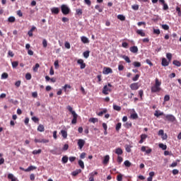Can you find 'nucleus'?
Instances as JSON below:
<instances>
[{
    "label": "nucleus",
    "mask_w": 181,
    "mask_h": 181,
    "mask_svg": "<svg viewBox=\"0 0 181 181\" xmlns=\"http://www.w3.org/2000/svg\"><path fill=\"white\" fill-rule=\"evenodd\" d=\"M160 86H162V81L156 78L155 79V83L151 88V93H160L162 90Z\"/></svg>",
    "instance_id": "1"
},
{
    "label": "nucleus",
    "mask_w": 181,
    "mask_h": 181,
    "mask_svg": "<svg viewBox=\"0 0 181 181\" xmlns=\"http://www.w3.org/2000/svg\"><path fill=\"white\" fill-rule=\"evenodd\" d=\"M66 110H68V111H69V112H71V114L73 115L71 124H73L74 125L77 124V118H78V115L76 113V111L73 110V107H71V106L70 105H68L66 107Z\"/></svg>",
    "instance_id": "2"
},
{
    "label": "nucleus",
    "mask_w": 181,
    "mask_h": 181,
    "mask_svg": "<svg viewBox=\"0 0 181 181\" xmlns=\"http://www.w3.org/2000/svg\"><path fill=\"white\" fill-rule=\"evenodd\" d=\"M61 11L63 15H69L70 13V8L66 4H62L61 6Z\"/></svg>",
    "instance_id": "3"
},
{
    "label": "nucleus",
    "mask_w": 181,
    "mask_h": 181,
    "mask_svg": "<svg viewBox=\"0 0 181 181\" xmlns=\"http://www.w3.org/2000/svg\"><path fill=\"white\" fill-rule=\"evenodd\" d=\"M163 119H165V121H169L170 122H175L176 117H175L173 115H164Z\"/></svg>",
    "instance_id": "4"
},
{
    "label": "nucleus",
    "mask_w": 181,
    "mask_h": 181,
    "mask_svg": "<svg viewBox=\"0 0 181 181\" xmlns=\"http://www.w3.org/2000/svg\"><path fill=\"white\" fill-rule=\"evenodd\" d=\"M78 148L81 151V149H83L84 145H86V141H84V139H79L78 140Z\"/></svg>",
    "instance_id": "5"
},
{
    "label": "nucleus",
    "mask_w": 181,
    "mask_h": 181,
    "mask_svg": "<svg viewBox=\"0 0 181 181\" xmlns=\"http://www.w3.org/2000/svg\"><path fill=\"white\" fill-rule=\"evenodd\" d=\"M110 91H111V88H108V86L105 85L103 87V94H105V95H108V94L110 93Z\"/></svg>",
    "instance_id": "6"
},
{
    "label": "nucleus",
    "mask_w": 181,
    "mask_h": 181,
    "mask_svg": "<svg viewBox=\"0 0 181 181\" xmlns=\"http://www.w3.org/2000/svg\"><path fill=\"white\" fill-rule=\"evenodd\" d=\"M78 64H80V68L83 70V69H86V63H84V60L80 59L77 61Z\"/></svg>",
    "instance_id": "7"
},
{
    "label": "nucleus",
    "mask_w": 181,
    "mask_h": 181,
    "mask_svg": "<svg viewBox=\"0 0 181 181\" xmlns=\"http://www.w3.org/2000/svg\"><path fill=\"white\" fill-rule=\"evenodd\" d=\"M131 90H136L139 88V85L138 84V83H132L130 86H129Z\"/></svg>",
    "instance_id": "8"
},
{
    "label": "nucleus",
    "mask_w": 181,
    "mask_h": 181,
    "mask_svg": "<svg viewBox=\"0 0 181 181\" xmlns=\"http://www.w3.org/2000/svg\"><path fill=\"white\" fill-rule=\"evenodd\" d=\"M112 73V69L110 67H105L103 70V74H110Z\"/></svg>",
    "instance_id": "9"
},
{
    "label": "nucleus",
    "mask_w": 181,
    "mask_h": 181,
    "mask_svg": "<svg viewBox=\"0 0 181 181\" xmlns=\"http://www.w3.org/2000/svg\"><path fill=\"white\" fill-rule=\"evenodd\" d=\"M141 152H146V153L149 154L152 152V148H148L146 150V146H143L141 147Z\"/></svg>",
    "instance_id": "10"
},
{
    "label": "nucleus",
    "mask_w": 181,
    "mask_h": 181,
    "mask_svg": "<svg viewBox=\"0 0 181 181\" xmlns=\"http://www.w3.org/2000/svg\"><path fill=\"white\" fill-rule=\"evenodd\" d=\"M115 153H116V155H118V156H119L120 155H122V153H124V151H122V148H117L115 150Z\"/></svg>",
    "instance_id": "11"
},
{
    "label": "nucleus",
    "mask_w": 181,
    "mask_h": 181,
    "mask_svg": "<svg viewBox=\"0 0 181 181\" xmlns=\"http://www.w3.org/2000/svg\"><path fill=\"white\" fill-rule=\"evenodd\" d=\"M161 64L164 67H166V66H169V62H168V59H166V58H163L162 62H161Z\"/></svg>",
    "instance_id": "12"
},
{
    "label": "nucleus",
    "mask_w": 181,
    "mask_h": 181,
    "mask_svg": "<svg viewBox=\"0 0 181 181\" xmlns=\"http://www.w3.org/2000/svg\"><path fill=\"white\" fill-rule=\"evenodd\" d=\"M51 12L52 13H54V15H57L59 14V12H60V9H59L57 7H54L51 8Z\"/></svg>",
    "instance_id": "13"
},
{
    "label": "nucleus",
    "mask_w": 181,
    "mask_h": 181,
    "mask_svg": "<svg viewBox=\"0 0 181 181\" xmlns=\"http://www.w3.org/2000/svg\"><path fill=\"white\" fill-rule=\"evenodd\" d=\"M136 33H137V35H139L140 36H141V37H145L146 34L145 32H144V30H137L136 31Z\"/></svg>",
    "instance_id": "14"
},
{
    "label": "nucleus",
    "mask_w": 181,
    "mask_h": 181,
    "mask_svg": "<svg viewBox=\"0 0 181 181\" xmlns=\"http://www.w3.org/2000/svg\"><path fill=\"white\" fill-rule=\"evenodd\" d=\"M22 170H25V172H30V170H35V169H36V167L33 166V165H30L29 166L27 169H23L21 168Z\"/></svg>",
    "instance_id": "15"
},
{
    "label": "nucleus",
    "mask_w": 181,
    "mask_h": 181,
    "mask_svg": "<svg viewBox=\"0 0 181 181\" xmlns=\"http://www.w3.org/2000/svg\"><path fill=\"white\" fill-rule=\"evenodd\" d=\"M108 162H110V156L107 155L105 156L103 163V165H107Z\"/></svg>",
    "instance_id": "16"
},
{
    "label": "nucleus",
    "mask_w": 181,
    "mask_h": 181,
    "mask_svg": "<svg viewBox=\"0 0 181 181\" xmlns=\"http://www.w3.org/2000/svg\"><path fill=\"white\" fill-rule=\"evenodd\" d=\"M129 50L132 52V53H138V47L133 46L130 47Z\"/></svg>",
    "instance_id": "17"
},
{
    "label": "nucleus",
    "mask_w": 181,
    "mask_h": 181,
    "mask_svg": "<svg viewBox=\"0 0 181 181\" xmlns=\"http://www.w3.org/2000/svg\"><path fill=\"white\" fill-rule=\"evenodd\" d=\"M81 40L83 43H90V40H88V38H87V37L82 36L81 37Z\"/></svg>",
    "instance_id": "18"
},
{
    "label": "nucleus",
    "mask_w": 181,
    "mask_h": 181,
    "mask_svg": "<svg viewBox=\"0 0 181 181\" xmlns=\"http://www.w3.org/2000/svg\"><path fill=\"white\" fill-rule=\"evenodd\" d=\"M37 131H39V132H45V126H43L42 124H40L37 127Z\"/></svg>",
    "instance_id": "19"
},
{
    "label": "nucleus",
    "mask_w": 181,
    "mask_h": 181,
    "mask_svg": "<svg viewBox=\"0 0 181 181\" xmlns=\"http://www.w3.org/2000/svg\"><path fill=\"white\" fill-rule=\"evenodd\" d=\"M8 179H9L11 181H16V177H15L13 174H8Z\"/></svg>",
    "instance_id": "20"
},
{
    "label": "nucleus",
    "mask_w": 181,
    "mask_h": 181,
    "mask_svg": "<svg viewBox=\"0 0 181 181\" xmlns=\"http://www.w3.org/2000/svg\"><path fill=\"white\" fill-rule=\"evenodd\" d=\"M62 163H67L69 162V157L67 156H64L62 158Z\"/></svg>",
    "instance_id": "21"
},
{
    "label": "nucleus",
    "mask_w": 181,
    "mask_h": 181,
    "mask_svg": "<svg viewBox=\"0 0 181 181\" xmlns=\"http://www.w3.org/2000/svg\"><path fill=\"white\" fill-rule=\"evenodd\" d=\"M79 173H81V169L76 170L75 171L72 172V176H77Z\"/></svg>",
    "instance_id": "22"
},
{
    "label": "nucleus",
    "mask_w": 181,
    "mask_h": 181,
    "mask_svg": "<svg viewBox=\"0 0 181 181\" xmlns=\"http://www.w3.org/2000/svg\"><path fill=\"white\" fill-rule=\"evenodd\" d=\"M173 64H174V66H176L177 67H180L181 66V62L177 61V60H174L173 62Z\"/></svg>",
    "instance_id": "23"
},
{
    "label": "nucleus",
    "mask_w": 181,
    "mask_h": 181,
    "mask_svg": "<svg viewBox=\"0 0 181 181\" xmlns=\"http://www.w3.org/2000/svg\"><path fill=\"white\" fill-rule=\"evenodd\" d=\"M122 59H124V60H125V62H127V63H131V59H129V57H128L127 55H123Z\"/></svg>",
    "instance_id": "24"
},
{
    "label": "nucleus",
    "mask_w": 181,
    "mask_h": 181,
    "mask_svg": "<svg viewBox=\"0 0 181 181\" xmlns=\"http://www.w3.org/2000/svg\"><path fill=\"white\" fill-rule=\"evenodd\" d=\"M159 148H160L161 149H163V151H166V149H168V146L163 144H160L158 145Z\"/></svg>",
    "instance_id": "25"
},
{
    "label": "nucleus",
    "mask_w": 181,
    "mask_h": 181,
    "mask_svg": "<svg viewBox=\"0 0 181 181\" xmlns=\"http://www.w3.org/2000/svg\"><path fill=\"white\" fill-rule=\"evenodd\" d=\"M15 21H16V18H15V17H13V16H10L8 18V22H9L10 23H13V22H15Z\"/></svg>",
    "instance_id": "26"
},
{
    "label": "nucleus",
    "mask_w": 181,
    "mask_h": 181,
    "mask_svg": "<svg viewBox=\"0 0 181 181\" xmlns=\"http://www.w3.org/2000/svg\"><path fill=\"white\" fill-rule=\"evenodd\" d=\"M89 122H92L93 124H95V122H98V119L95 117H92L89 119Z\"/></svg>",
    "instance_id": "27"
},
{
    "label": "nucleus",
    "mask_w": 181,
    "mask_h": 181,
    "mask_svg": "<svg viewBox=\"0 0 181 181\" xmlns=\"http://www.w3.org/2000/svg\"><path fill=\"white\" fill-rule=\"evenodd\" d=\"M122 125V124H121V122H119L116 124L115 129H116L117 132H118L121 129Z\"/></svg>",
    "instance_id": "28"
},
{
    "label": "nucleus",
    "mask_w": 181,
    "mask_h": 181,
    "mask_svg": "<svg viewBox=\"0 0 181 181\" xmlns=\"http://www.w3.org/2000/svg\"><path fill=\"white\" fill-rule=\"evenodd\" d=\"M83 57H85V59H88V57H90V51H86L83 52Z\"/></svg>",
    "instance_id": "29"
},
{
    "label": "nucleus",
    "mask_w": 181,
    "mask_h": 181,
    "mask_svg": "<svg viewBox=\"0 0 181 181\" xmlns=\"http://www.w3.org/2000/svg\"><path fill=\"white\" fill-rule=\"evenodd\" d=\"M13 69H16L18 66H19V62L18 61L13 62L11 63Z\"/></svg>",
    "instance_id": "30"
},
{
    "label": "nucleus",
    "mask_w": 181,
    "mask_h": 181,
    "mask_svg": "<svg viewBox=\"0 0 181 181\" xmlns=\"http://www.w3.org/2000/svg\"><path fill=\"white\" fill-rule=\"evenodd\" d=\"M61 134L64 139L67 138V132H66V130H62Z\"/></svg>",
    "instance_id": "31"
},
{
    "label": "nucleus",
    "mask_w": 181,
    "mask_h": 181,
    "mask_svg": "<svg viewBox=\"0 0 181 181\" xmlns=\"http://www.w3.org/2000/svg\"><path fill=\"white\" fill-rule=\"evenodd\" d=\"M78 164L80 166V168H81V169H84V162L81 160H79L78 161Z\"/></svg>",
    "instance_id": "32"
},
{
    "label": "nucleus",
    "mask_w": 181,
    "mask_h": 181,
    "mask_svg": "<svg viewBox=\"0 0 181 181\" xmlns=\"http://www.w3.org/2000/svg\"><path fill=\"white\" fill-rule=\"evenodd\" d=\"M39 153H42V149L34 150L33 151V155H39Z\"/></svg>",
    "instance_id": "33"
},
{
    "label": "nucleus",
    "mask_w": 181,
    "mask_h": 181,
    "mask_svg": "<svg viewBox=\"0 0 181 181\" xmlns=\"http://www.w3.org/2000/svg\"><path fill=\"white\" fill-rule=\"evenodd\" d=\"M117 19H119V21H125V16L122 14H119L117 16Z\"/></svg>",
    "instance_id": "34"
},
{
    "label": "nucleus",
    "mask_w": 181,
    "mask_h": 181,
    "mask_svg": "<svg viewBox=\"0 0 181 181\" xmlns=\"http://www.w3.org/2000/svg\"><path fill=\"white\" fill-rule=\"evenodd\" d=\"M113 110H115V111H121V106L113 105Z\"/></svg>",
    "instance_id": "35"
},
{
    "label": "nucleus",
    "mask_w": 181,
    "mask_h": 181,
    "mask_svg": "<svg viewBox=\"0 0 181 181\" xmlns=\"http://www.w3.org/2000/svg\"><path fill=\"white\" fill-rule=\"evenodd\" d=\"M8 77H9V75L6 72H4L1 74V78L3 79H6Z\"/></svg>",
    "instance_id": "36"
},
{
    "label": "nucleus",
    "mask_w": 181,
    "mask_h": 181,
    "mask_svg": "<svg viewBox=\"0 0 181 181\" xmlns=\"http://www.w3.org/2000/svg\"><path fill=\"white\" fill-rule=\"evenodd\" d=\"M153 33L154 35H160V30L153 28Z\"/></svg>",
    "instance_id": "37"
},
{
    "label": "nucleus",
    "mask_w": 181,
    "mask_h": 181,
    "mask_svg": "<svg viewBox=\"0 0 181 181\" xmlns=\"http://www.w3.org/2000/svg\"><path fill=\"white\" fill-rule=\"evenodd\" d=\"M76 15H78V16L83 15V10L81 8H78L76 11Z\"/></svg>",
    "instance_id": "38"
},
{
    "label": "nucleus",
    "mask_w": 181,
    "mask_h": 181,
    "mask_svg": "<svg viewBox=\"0 0 181 181\" xmlns=\"http://www.w3.org/2000/svg\"><path fill=\"white\" fill-rule=\"evenodd\" d=\"M161 28H162V29H163L164 30H169V25H168L167 24H163V25H161Z\"/></svg>",
    "instance_id": "39"
},
{
    "label": "nucleus",
    "mask_w": 181,
    "mask_h": 181,
    "mask_svg": "<svg viewBox=\"0 0 181 181\" xmlns=\"http://www.w3.org/2000/svg\"><path fill=\"white\" fill-rule=\"evenodd\" d=\"M132 8L134 11H138V9H139V5H138V4L132 5Z\"/></svg>",
    "instance_id": "40"
},
{
    "label": "nucleus",
    "mask_w": 181,
    "mask_h": 181,
    "mask_svg": "<svg viewBox=\"0 0 181 181\" xmlns=\"http://www.w3.org/2000/svg\"><path fill=\"white\" fill-rule=\"evenodd\" d=\"M124 165L127 167V168H130L131 167V162H129V160H125L124 162Z\"/></svg>",
    "instance_id": "41"
},
{
    "label": "nucleus",
    "mask_w": 181,
    "mask_h": 181,
    "mask_svg": "<svg viewBox=\"0 0 181 181\" xmlns=\"http://www.w3.org/2000/svg\"><path fill=\"white\" fill-rule=\"evenodd\" d=\"M133 66H134V67H141V62H133Z\"/></svg>",
    "instance_id": "42"
},
{
    "label": "nucleus",
    "mask_w": 181,
    "mask_h": 181,
    "mask_svg": "<svg viewBox=\"0 0 181 181\" xmlns=\"http://www.w3.org/2000/svg\"><path fill=\"white\" fill-rule=\"evenodd\" d=\"M155 117H160V115H164L163 112H158V111H156V112L154 113Z\"/></svg>",
    "instance_id": "43"
},
{
    "label": "nucleus",
    "mask_w": 181,
    "mask_h": 181,
    "mask_svg": "<svg viewBox=\"0 0 181 181\" xmlns=\"http://www.w3.org/2000/svg\"><path fill=\"white\" fill-rule=\"evenodd\" d=\"M141 75L136 74L134 77L132 78L133 81H138Z\"/></svg>",
    "instance_id": "44"
},
{
    "label": "nucleus",
    "mask_w": 181,
    "mask_h": 181,
    "mask_svg": "<svg viewBox=\"0 0 181 181\" xmlns=\"http://www.w3.org/2000/svg\"><path fill=\"white\" fill-rule=\"evenodd\" d=\"M131 118H132V119H138V114L136 113L132 114Z\"/></svg>",
    "instance_id": "45"
},
{
    "label": "nucleus",
    "mask_w": 181,
    "mask_h": 181,
    "mask_svg": "<svg viewBox=\"0 0 181 181\" xmlns=\"http://www.w3.org/2000/svg\"><path fill=\"white\" fill-rule=\"evenodd\" d=\"M131 148H132V146L129 145H126L125 146L126 151H127L129 153L131 152Z\"/></svg>",
    "instance_id": "46"
},
{
    "label": "nucleus",
    "mask_w": 181,
    "mask_h": 181,
    "mask_svg": "<svg viewBox=\"0 0 181 181\" xmlns=\"http://www.w3.org/2000/svg\"><path fill=\"white\" fill-rule=\"evenodd\" d=\"M42 46L45 48L47 47V40H46V39H44L42 40Z\"/></svg>",
    "instance_id": "47"
},
{
    "label": "nucleus",
    "mask_w": 181,
    "mask_h": 181,
    "mask_svg": "<svg viewBox=\"0 0 181 181\" xmlns=\"http://www.w3.org/2000/svg\"><path fill=\"white\" fill-rule=\"evenodd\" d=\"M95 9H97V11H98V12H103V8H101V7H100V5H96L95 6Z\"/></svg>",
    "instance_id": "48"
},
{
    "label": "nucleus",
    "mask_w": 181,
    "mask_h": 181,
    "mask_svg": "<svg viewBox=\"0 0 181 181\" xmlns=\"http://www.w3.org/2000/svg\"><path fill=\"white\" fill-rule=\"evenodd\" d=\"M25 78H26V80H31L32 75L30 74H29V73L26 74H25Z\"/></svg>",
    "instance_id": "49"
},
{
    "label": "nucleus",
    "mask_w": 181,
    "mask_h": 181,
    "mask_svg": "<svg viewBox=\"0 0 181 181\" xmlns=\"http://www.w3.org/2000/svg\"><path fill=\"white\" fill-rule=\"evenodd\" d=\"M124 127L125 128H131V127H132V123H129V122H127L125 124H124Z\"/></svg>",
    "instance_id": "50"
},
{
    "label": "nucleus",
    "mask_w": 181,
    "mask_h": 181,
    "mask_svg": "<svg viewBox=\"0 0 181 181\" xmlns=\"http://www.w3.org/2000/svg\"><path fill=\"white\" fill-rule=\"evenodd\" d=\"M40 67V65L39 64H36L35 66H33V70L35 71H37V69Z\"/></svg>",
    "instance_id": "51"
},
{
    "label": "nucleus",
    "mask_w": 181,
    "mask_h": 181,
    "mask_svg": "<svg viewBox=\"0 0 181 181\" xmlns=\"http://www.w3.org/2000/svg\"><path fill=\"white\" fill-rule=\"evenodd\" d=\"M166 57H167V59L169 60V62H170V60H172V54L168 53V54H166Z\"/></svg>",
    "instance_id": "52"
},
{
    "label": "nucleus",
    "mask_w": 181,
    "mask_h": 181,
    "mask_svg": "<svg viewBox=\"0 0 181 181\" xmlns=\"http://www.w3.org/2000/svg\"><path fill=\"white\" fill-rule=\"evenodd\" d=\"M86 156H87V153H82L81 155H80V158L81 159H84L86 158Z\"/></svg>",
    "instance_id": "53"
},
{
    "label": "nucleus",
    "mask_w": 181,
    "mask_h": 181,
    "mask_svg": "<svg viewBox=\"0 0 181 181\" xmlns=\"http://www.w3.org/2000/svg\"><path fill=\"white\" fill-rule=\"evenodd\" d=\"M17 15H18L20 18H22V16H23V13H22V11H21V10L17 11Z\"/></svg>",
    "instance_id": "54"
},
{
    "label": "nucleus",
    "mask_w": 181,
    "mask_h": 181,
    "mask_svg": "<svg viewBox=\"0 0 181 181\" xmlns=\"http://www.w3.org/2000/svg\"><path fill=\"white\" fill-rule=\"evenodd\" d=\"M84 2L88 6H91V1L90 0H84Z\"/></svg>",
    "instance_id": "55"
},
{
    "label": "nucleus",
    "mask_w": 181,
    "mask_h": 181,
    "mask_svg": "<svg viewBox=\"0 0 181 181\" xmlns=\"http://www.w3.org/2000/svg\"><path fill=\"white\" fill-rule=\"evenodd\" d=\"M176 11L178 13V16H181V11H180V8L179 6L176 7Z\"/></svg>",
    "instance_id": "56"
},
{
    "label": "nucleus",
    "mask_w": 181,
    "mask_h": 181,
    "mask_svg": "<svg viewBox=\"0 0 181 181\" xmlns=\"http://www.w3.org/2000/svg\"><path fill=\"white\" fill-rule=\"evenodd\" d=\"M139 96H140L141 100H142V97H144V90H140L139 91Z\"/></svg>",
    "instance_id": "57"
},
{
    "label": "nucleus",
    "mask_w": 181,
    "mask_h": 181,
    "mask_svg": "<svg viewBox=\"0 0 181 181\" xmlns=\"http://www.w3.org/2000/svg\"><path fill=\"white\" fill-rule=\"evenodd\" d=\"M173 175H179V170L177 169L173 170Z\"/></svg>",
    "instance_id": "58"
},
{
    "label": "nucleus",
    "mask_w": 181,
    "mask_h": 181,
    "mask_svg": "<svg viewBox=\"0 0 181 181\" xmlns=\"http://www.w3.org/2000/svg\"><path fill=\"white\" fill-rule=\"evenodd\" d=\"M148 138V135L146 134H141V139L145 141V139H146Z\"/></svg>",
    "instance_id": "59"
},
{
    "label": "nucleus",
    "mask_w": 181,
    "mask_h": 181,
    "mask_svg": "<svg viewBox=\"0 0 181 181\" xmlns=\"http://www.w3.org/2000/svg\"><path fill=\"white\" fill-rule=\"evenodd\" d=\"M123 160H124V159L122 158V157L118 156V157H117L118 163H121Z\"/></svg>",
    "instance_id": "60"
},
{
    "label": "nucleus",
    "mask_w": 181,
    "mask_h": 181,
    "mask_svg": "<svg viewBox=\"0 0 181 181\" xmlns=\"http://www.w3.org/2000/svg\"><path fill=\"white\" fill-rule=\"evenodd\" d=\"M122 47H124V49H128V43L124 42L122 44Z\"/></svg>",
    "instance_id": "61"
},
{
    "label": "nucleus",
    "mask_w": 181,
    "mask_h": 181,
    "mask_svg": "<svg viewBox=\"0 0 181 181\" xmlns=\"http://www.w3.org/2000/svg\"><path fill=\"white\" fill-rule=\"evenodd\" d=\"M117 181H122V175L119 174L117 177Z\"/></svg>",
    "instance_id": "62"
},
{
    "label": "nucleus",
    "mask_w": 181,
    "mask_h": 181,
    "mask_svg": "<svg viewBox=\"0 0 181 181\" xmlns=\"http://www.w3.org/2000/svg\"><path fill=\"white\" fill-rule=\"evenodd\" d=\"M169 100H170V96H169V95H165L164 101H169Z\"/></svg>",
    "instance_id": "63"
},
{
    "label": "nucleus",
    "mask_w": 181,
    "mask_h": 181,
    "mask_svg": "<svg viewBox=\"0 0 181 181\" xmlns=\"http://www.w3.org/2000/svg\"><path fill=\"white\" fill-rule=\"evenodd\" d=\"M89 181H94V174H90Z\"/></svg>",
    "instance_id": "64"
}]
</instances>
